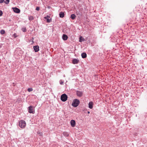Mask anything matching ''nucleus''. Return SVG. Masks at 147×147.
Here are the masks:
<instances>
[{
	"instance_id": "f257e3e1",
	"label": "nucleus",
	"mask_w": 147,
	"mask_h": 147,
	"mask_svg": "<svg viewBox=\"0 0 147 147\" xmlns=\"http://www.w3.org/2000/svg\"><path fill=\"white\" fill-rule=\"evenodd\" d=\"M80 103V100L78 99H76L73 100L72 105L74 107H76Z\"/></svg>"
},
{
	"instance_id": "f03ea898",
	"label": "nucleus",
	"mask_w": 147,
	"mask_h": 147,
	"mask_svg": "<svg viewBox=\"0 0 147 147\" xmlns=\"http://www.w3.org/2000/svg\"><path fill=\"white\" fill-rule=\"evenodd\" d=\"M26 125V123L25 121L23 120L20 121L19 122V126L21 128H23Z\"/></svg>"
},
{
	"instance_id": "7ed1b4c3",
	"label": "nucleus",
	"mask_w": 147,
	"mask_h": 147,
	"mask_svg": "<svg viewBox=\"0 0 147 147\" xmlns=\"http://www.w3.org/2000/svg\"><path fill=\"white\" fill-rule=\"evenodd\" d=\"M67 99V96L66 94H63L61 96V99L62 101L65 102L66 101Z\"/></svg>"
},
{
	"instance_id": "20e7f679",
	"label": "nucleus",
	"mask_w": 147,
	"mask_h": 147,
	"mask_svg": "<svg viewBox=\"0 0 147 147\" xmlns=\"http://www.w3.org/2000/svg\"><path fill=\"white\" fill-rule=\"evenodd\" d=\"M28 112L30 113H34V111L33 107L32 106H30L28 107Z\"/></svg>"
},
{
	"instance_id": "39448f33",
	"label": "nucleus",
	"mask_w": 147,
	"mask_h": 147,
	"mask_svg": "<svg viewBox=\"0 0 147 147\" xmlns=\"http://www.w3.org/2000/svg\"><path fill=\"white\" fill-rule=\"evenodd\" d=\"M76 94L78 97H81L83 95V93L82 91L77 90L76 91Z\"/></svg>"
},
{
	"instance_id": "423d86ee",
	"label": "nucleus",
	"mask_w": 147,
	"mask_h": 147,
	"mask_svg": "<svg viewBox=\"0 0 147 147\" xmlns=\"http://www.w3.org/2000/svg\"><path fill=\"white\" fill-rule=\"evenodd\" d=\"M70 123L71 126L72 127H74L76 125V122L74 120H71V121Z\"/></svg>"
},
{
	"instance_id": "0eeeda50",
	"label": "nucleus",
	"mask_w": 147,
	"mask_h": 147,
	"mask_svg": "<svg viewBox=\"0 0 147 147\" xmlns=\"http://www.w3.org/2000/svg\"><path fill=\"white\" fill-rule=\"evenodd\" d=\"M13 11L15 13H19L20 12V9L17 7L13 8Z\"/></svg>"
},
{
	"instance_id": "6e6552de",
	"label": "nucleus",
	"mask_w": 147,
	"mask_h": 147,
	"mask_svg": "<svg viewBox=\"0 0 147 147\" xmlns=\"http://www.w3.org/2000/svg\"><path fill=\"white\" fill-rule=\"evenodd\" d=\"M34 49L35 52H38L39 50V47L38 45L34 46L33 47Z\"/></svg>"
},
{
	"instance_id": "1a4fd4ad",
	"label": "nucleus",
	"mask_w": 147,
	"mask_h": 147,
	"mask_svg": "<svg viewBox=\"0 0 147 147\" xmlns=\"http://www.w3.org/2000/svg\"><path fill=\"white\" fill-rule=\"evenodd\" d=\"M79 62V60L76 59H74L72 60V63L74 64H78Z\"/></svg>"
},
{
	"instance_id": "9d476101",
	"label": "nucleus",
	"mask_w": 147,
	"mask_h": 147,
	"mask_svg": "<svg viewBox=\"0 0 147 147\" xmlns=\"http://www.w3.org/2000/svg\"><path fill=\"white\" fill-rule=\"evenodd\" d=\"M68 38V36L65 34H63L62 36V38L63 40H67Z\"/></svg>"
},
{
	"instance_id": "9b49d317",
	"label": "nucleus",
	"mask_w": 147,
	"mask_h": 147,
	"mask_svg": "<svg viewBox=\"0 0 147 147\" xmlns=\"http://www.w3.org/2000/svg\"><path fill=\"white\" fill-rule=\"evenodd\" d=\"M93 103L92 102H90L88 104V107L90 109H92L93 108Z\"/></svg>"
},
{
	"instance_id": "f8f14e48",
	"label": "nucleus",
	"mask_w": 147,
	"mask_h": 147,
	"mask_svg": "<svg viewBox=\"0 0 147 147\" xmlns=\"http://www.w3.org/2000/svg\"><path fill=\"white\" fill-rule=\"evenodd\" d=\"M65 14L64 12H61L59 13V17L61 18H63L64 17Z\"/></svg>"
},
{
	"instance_id": "ddd939ff",
	"label": "nucleus",
	"mask_w": 147,
	"mask_h": 147,
	"mask_svg": "<svg viewBox=\"0 0 147 147\" xmlns=\"http://www.w3.org/2000/svg\"><path fill=\"white\" fill-rule=\"evenodd\" d=\"M82 57L83 58H85L87 57V54L86 53H83L81 54Z\"/></svg>"
},
{
	"instance_id": "4468645a",
	"label": "nucleus",
	"mask_w": 147,
	"mask_h": 147,
	"mask_svg": "<svg viewBox=\"0 0 147 147\" xmlns=\"http://www.w3.org/2000/svg\"><path fill=\"white\" fill-rule=\"evenodd\" d=\"M76 16L75 15V14H72L70 16V18L72 19V20H74L76 19Z\"/></svg>"
},
{
	"instance_id": "2eb2a0df",
	"label": "nucleus",
	"mask_w": 147,
	"mask_h": 147,
	"mask_svg": "<svg viewBox=\"0 0 147 147\" xmlns=\"http://www.w3.org/2000/svg\"><path fill=\"white\" fill-rule=\"evenodd\" d=\"M79 41L80 42H82V41H83L84 40V38L82 36H81L79 37Z\"/></svg>"
},
{
	"instance_id": "dca6fc26",
	"label": "nucleus",
	"mask_w": 147,
	"mask_h": 147,
	"mask_svg": "<svg viewBox=\"0 0 147 147\" xmlns=\"http://www.w3.org/2000/svg\"><path fill=\"white\" fill-rule=\"evenodd\" d=\"M5 33V31L4 30H1L0 31V33L1 34H3Z\"/></svg>"
},
{
	"instance_id": "f3484780",
	"label": "nucleus",
	"mask_w": 147,
	"mask_h": 147,
	"mask_svg": "<svg viewBox=\"0 0 147 147\" xmlns=\"http://www.w3.org/2000/svg\"><path fill=\"white\" fill-rule=\"evenodd\" d=\"M28 19L29 20L31 21L33 20L34 17L32 16H30L29 17Z\"/></svg>"
},
{
	"instance_id": "a211bd4d",
	"label": "nucleus",
	"mask_w": 147,
	"mask_h": 147,
	"mask_svg": "<svg viewBox=\"0 0 147 147\" xmlns=\"http://www.w3.org/2000/svg\"><path fill=\"white\" fill-rule=\"evenodd\" d=\"M63 134L64 136H67L69 135V134L67 132H65L63 133Z\"/></svg>"
},
{
	"instance_id": "6ab92c4d",
	"label": "nucleus",
	"mask_w": 147,
	"mask_h": 147,
	"mask_svg": "<svg viewBox=\"0 0 147 147\" xmlns=\"http://www.w3.org/2000/svg\"><path fill=\"white\" fill-rule=\"evenodd\" d=\"M22 31L24 32H25L27 31L26 29V28H22Z\"/></svg>"
},
{
	"instance_id": "aec40b11",
	"label": "nucleus",
	"mask_w": 147,
	"mask_h": 147,
	"mask_svg": "<svg viewBox=\"0 0 147 147\" xmlns=\"http://www.w3.org/2000/svg\"><path fill=\"white\" fill-rule=\"evenodd\" d=\"M9 0H6V1H4V3L6 4H8L9 3Z\"/></svg>"
},
{
	"instance_id": "412c9836",
	"label": "nucleus",
	"mask_w": 147,
	"mask_h": 147,
	"mask_svg": "<svg viewBox=\"0 0 147 147\" xmlns=\"http://www.w3.org/2000/svg\"><path fill=\"white\" fill-rule=\"evenodd\" d=\"M33 90V89L32 88H29L28 89V91L29 92H30Z\"/></svg>"
},
{
	"instance_id": "4be33fe9",
	"label": "nucleus",
	"mask_w": 147,
	"mask_h": 147,
	"mask_svg": "<svg viewBox=\"0 0 147 147\" xmlns=\"http://www.w3.org/2000/svg\"><path fill=\"white\" fill-rule=\"evenodd\" d=\"M46 19L47 20V22L49 23L51 21V19H50L49 18H47Z\"/></svg>"
},
{
	"instance_id": "5701e85b",
	"label": "nucleus",
	"mask_w": 147,
	"mask_h": 147,
	"mask_svg": "<svg viewBox=\"0 0 147 147\" xmlns=\"http://www.w3.org/2000/svg\"><path fill=\"white\" fill-rule=\"evenodd\" d=\"M36 9L37 11H39L40 9V7H37Z\"/></svg>"
},
{
	"instance_id": "b1692460",
	"label": "nucleus",
	"mask_w": 147,
	"mask_h": 147,
	"mask_svg": "<svg viewBox=\"0 0 147 147\" xmlns=\"http://www.w3.org/2000/svg\"><path fill=\"white\" fill-rule=\"evenodd\" d=\"M50 18V16H49L48 15H47V16H46V17H44V18L45 19H46L47 18Z\"/></svg>"
},
{
	"instance_id": "393cba45",
	"label": "nucleus",
	"mask_w": 147,
	"mask_h": 147,
	"mask_svg": "<svg viewBox=\"0 0 147 147\" xmlns=\"http://www.w3.org/2000/svg\"><path fill=\"white\" fill-rule=\"evenodd\" d=\"M3 12L1 10H0V16H1L2 15Z\"/></svg>"
},
{
	"instance_id": "a878e982",
	"label": "nucleus",
	"mask_w": 147,
	"mask_h": 147,
	"mask_svg": "<svg viewBox=\"0 0 147 147\" xmlns=\"http://www.w3.org/2000/svg\"><path fill=\"white\" fill-rule=\"evenodd\" d=\"M4 1V0H0V3H2Z\"/></svg>"
},
{
	"instance_id": "bb28decb",
	"label": "nucleus",
	"mask_w": 147,
	"mask_h": 147,
	"mask_svg": "<svg viewBox=\"0 0 147 147\" xmlns=\"http://www.w3.org/2000/svg\"><path fill=\"white\" fill-rule=\"evenodd\" d=\"M37 134H39L40 135H41V134H42V133H41V132H37Z\"/></svg>"
},
{
	"instance_id": "cd10ccee",
	"label": "nucleus",
	"mask_w": 147,
	"mask_h": 147,
	"mask_svg": "<svg viewBox=\"0 0 147 147\" xmlns=\"http://www.w3.org/2000/svg\"><path fill=\"white\" fill-rule=\"evenodd\" d=\"M63 82L62 81H61L60 82V84L61 85L63 84Z\"/></svg>"
},
{
	"instance_id": "c85d7f7f",
	"label": "nucleus",
	"mask_w": 147,
	"mask_h": 147,
	"mask_svg": "<svg viewBox=\"0 0 147 147\" xmlns=\"http://www.w3.org/2000/svg\"><path fill=\"white\" fill-rule=\"evenodd\" d=\"M47 8L48 9H50V8H51V7L50 6H48Z\"/></svg>"
},
{
	"instance_id": "c756f323",
	"label": "nucleus",
	"mask_w": 147,
	"mask_h": 147,
	"mask_svg": "<svg viewBox=\"0 0 147 147\" xmlns=\"http://www.w3.org/2000/svg\"><path fill=\"white\" fill-rule=\"evenodd\" d=\"M87 113H88V114H89L90 113V112L89 111H88V112H87Z\"/></svg>"
},
{
	"instance_id": "7c9ffc66",
	"label": "nucleus",
	"mask_w": 147,
	"mask_h": 147,
	"mask_svg": "<svg viewBox=\"0 0 147 147\" xmlns=\"http://www.w3.org/2000/svg\"><path fill=\"white\" fill-rule=\"evenodd\" d=\"M15 34H14V36H15Z\"/></svg>"
},
{
	"instance_id": "2f4dec72",
	"label": "nucleus",
	"mask_w": 147,
	"mask_h": 147,
	"mask_svg": "<svg viewBox=\"0 0 147 147\" xmlns=\"http://www.w3.org/2000/svg\"><path fill=\"white\" fill-rule=\"evenodd\" d=\"M15 34H14V36H15Z\"/></svg>"
}]
</instances>
